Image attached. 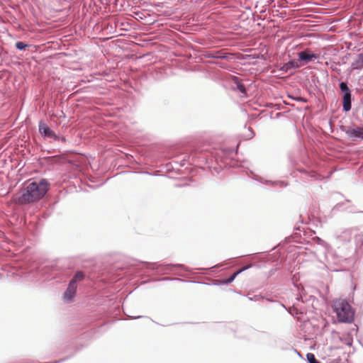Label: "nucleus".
Returning <instances> with one entry per match:
<instances>
[{
	"instance_id": "obj_1",
	"label": "nucleus",
	"mask_w": 363,
	"mask_h": 363,
	"mask_svg": "<svg viewBox=\"0 0 363 363\" xmlns=\"http://www.w3.org/2000/svg\"><path fill=\"white\" fill-rule=\"evenodd\" d=\"M49 183L45 179L33 182L22 191L18 198L21 203H29L41 199L48 191Z\"/></svg>"
},
{
	"instance_id": "obj_2",
	"label": "nucleus",
	"mask_w": 363,
	"mask_h": 363,
	"mask_svg": "<svg viewBox=\"0 0 363 363\" xmlns=\"http://www.w3.org/2000/svg\"><path fill=\"white\" fill-rule=\"evenodd\" d=\"M333 311L339 322L349 323L354 320V311L346 300H335L333 303Z\"/></svg>"
},
{
	"instance_id": "obj_3",
	"label": "nucleus",
	"mask_w": 363,
	"mask_h": 363,
	"mask_svg": "<svg viewBox=\"0 0 363 363\" xmlns=\"http://www.w3.org/2000/svg\"><path fill=\"white\" fill-rule=\"evenodd\" d=\"M148 265L147 268L155 270L157 273L161 274H168L174 270V269H181L185 272H189V269L187 267L182 264H157L156 263L147 262Z\"/></svg>"
},
{
	"instance_id": "obj_4",
	"label": "nucleus",
	"mask_w": 363,
	"mask_h": 363,
	"mask_svg": "<svg viewBox=\"0 0 363 363\" xmlns=\"http://www.w3.org/2000/svg\"><path fill=\"white\" fill-rule=\"evenodd\" d=\"M342 130L344 131L345 134L353 140L357 139L363 140V127L362 126L343 127Z\"/></svg>"
},
{
	"instance_id": "obj_5",
	"label": "nucleus",
	"mask_w": 363,
	"mask_h": 363,
	"mask_svg": "<svg viewBox=\"0 0 363 363\" xmlns=\"http://www.w3.org/2000/svg\"><path fill=\"white\" fill-rule=\"evenodd\" d=\"M38 130L40 134L45 138L52 140L58 138L57 135L43 121L39 122Z\"/></svg>"
},
{
	"instance_id": "obj_6",
	"label": "nucleus",
	"mask_w": 363,
	"mask_h": 363,
	"mask_svg": "<svg viewBox=\"0 0 363 363\" xmlns=\"http://www.w3.org/2000/svg\"><path fill=\"white\" fill-rule=\"evenodd\" d=\"M298 60L303 61L306 64L313 61L319 57L318 55L311 52L309 49H306L298 53Z\"/></svg>"
},
{
	"instance_id": "obj_7",
	"label": "nucleus",
	"mask_w": 363,
	"mask_h": 363,
	"mask_svg": "<svg viewBox=\"0 0 363 363\" xmlns=\"http://www.w3.org/2000/svg\"><path fill=\"white\" fill-rule=\"evenodd\" d=\"M253 179L262 184H266V185H272V186H278L280 188H284L288 186V183L284 182V181H272V180H267L264 179L263 177L258 176V175H254Z\"/></svg>"
},
{
	"instance_id": "obj_8",
	"label": "nucleus",
	"mask_w": 363,
	"mask_h": 363,
	"mask_svg": "<svg viewBox=\"0 0 363 363\" xmlns=\"http://www.w3.org/2000/svg\"><path fill=\"white\" fill-rule=\"evenodd\" d=\"M357 230V228L345 229L337 236V239L344 243L349 242L354 237Z\"/></svg>"
},
{
	"instance_id": "obj_9",
	"label": "nucleus",
	"mask_w": 363,
	"mask_h": 363,
	"mask_svg": "<svg viewBox=\"0 0 363 363\" xmlns=\"http://www.w3.org/2000/svg\"><path fill=\"white\" fill-rule=\"evenodd\" d=\"M76 291L77 285H74L69 281L68 286L63 294L64 299L67 302L72 301L76 294Z\"/></svg>"
},
{
	"instance_id": "obj_10",
	"label": "nucleus",
	"mask_w": 363,
	"mask_h": 363,
	"mask_svg": "<svg viewBox=\"0 0 363 363\" xmlns=\"http://www.w3.org/2000/svg\"><path fill=\"white\" fill-rule=\"evenodd\" d=\"M355 248L357 252L363 253V233L357 230L354 237Z\"/></svg>"
},
{
	"instance_id": "obj_11",
	"label": "nucleus",
	"mask_w": 363,
	"mask_h": 363,
	"mask_svg": "<svg viewBox=\"0 0 363 363\" xmlns=\"http://www.w3.org/2000/svg\"><path fill=\"white\" fill-rule=\"evenodd\" d=\"M300 67L298 63V60H291L288 62L284 63L280 68V70L283 72H288L289 70L292 69H297Z\"/></svg>"
},
{
	"instance_id": "obj_12",
	"label": "nucleus",
	"mask_w": 363,
	"mask_h": 363,
	"mask_svg": "<svg viewBox=\"0 0 363 363\" xmlns=\"http://www.w3.org/2000/svg\"><path fill=\"white\" fill-rule=\"evenodd\" d=\"M352 94L342 96V110L349 112L352 108Z\"/></svg>"
},
{
	"instance_id": "obj_13",
	"label": "nucleus",
	"mask_w": 363,
	"mask_h": 363,
	"mask_svg": "<svg viewBox=\"0 0 363 363\" xmlns=\"http://www.w3.org/2000/svg\"><path fill=\"white\" fill-rule=\"evenodd\" d=\"M353 69H360L363 67V53L357 55V57L354 60L351 65Z\"/></svg>"
},
{
	"instance_id": "obj_14",
	"label": "nucleus",
	"mask_w": 363,
	"mask_h": 363,
	"mask_svg": "<svg viewBox=\"0 0 363 363\" xmlns=\"http://www.w3.org/2000/svg\"><path fill=\"white\" fill-rule=\"evenodd\" d=\"M233 82L236 85V89L242 94H246L247 91L245 85L238 77H233Z\"/></svg>"
},
{
	"instance_id": "obj_15",
	"label": "nucleus",
	"mask_w": 363,
	"mask_h": 363,
	"mask_svg": "<svg viewBox=\"0 0 363 363\" xmlns=\"http://www.w3.org/2000/svg\"><path fill=\"white\" fill-rule=\"evenodd\" d=\"M230 54L223 52L221 51L212 52L208 55V57L214 59H229Z\"/></svg>"
},
{
	"instance_id": "obj_16",
	"label": "nucleus",
	"mask_w": 363,
	"mask_h": 363,
	"mask_svg": "<svg viewBox=\"0 0 363 363\" xmlns=\"http://www.w3.org/2000/svg\"><path fill=\"white\" fill-rule=\"evenodd\" d=\"M84 278V274L81 271H78L75 273L73 278L70 280V282L74 284V285H77V283L78 281L83 280Z\"/></svg>"
},
{
	"instance_id": "obj_17",
	"label": "nucleus",
	"mask_w": 363,
	"mask_h": 363,
	"mask_svg": "<svg viewBox=\"0 0 363 363\" xmlns=\"http://www.w3.org/2000/svg\"><path fill=\"white\" fill-rule=\"evenodd\" d=\"M339 87L343 95L352 94V91L350 89L347 82H341L339 84Z\"/></svg>"
},
{
	"instance_id": "obj_18",
	"label": "nucleus",
	"mask_w": 363,
	"mask_h": 363,
	"mask_svg": "<svg viewBox=\"0 0 363 363\" xmlns=\"http://www.w3.org/2000/svg\"><path fill=\"white\" fill-rule=\"evenodd\" d=\"M238 273H237V272H235V273L231 274L228 279L218 280V281L220 284H229L235 280V279L238 277Z\"/></svg>"
},
{
	"instance_id": "obj_19",
	"label": "nucleus",
	"mask_w": 363,
	"mask_h": 363,
	"mask_svg": "<svg viewBox=\"0 0 363 363\" xmlns=\"http://www.w3.org/2000/svg\"><path fill=\"white\" fill-rule=\"evenodd\" d=\"M306 358L308 363H320L319 361L316 359L315 355L312 353H308L306 354Z\"/></svg>"
},
{
	"instance_id": "obj_20",
	"label": "nucleus",
	"mask_w": 363,
	"mask_h": 363,
	"mask_svg": "<svg viewBox=\"0 0 363 363\" xmlns=\"http://www.w3.org/2000/svg\"><path fill=\"white\" fill-rule=\"evenodd\" d=\"M28 46V44L24 43L23 42L18 41L16 43V48L19 50H23Z\"/></svg>"
},
{
	"instance_id": "obj_21",
	"label": "nucleus",
	"mask_w": 363,
	"mask_h": 363,
	"mask_svg": "<svg viewBox=\"0 0 363 363\" xmlns=\"http://www.w3.org/2000/svg\"><path fill=\"white\" fill-rule=\"evenodd\" d=\"M252 264H247V265H246V266L243 267L242 268L240 269L239 270H238V271H237V273H238V275H239L240 274H241V273H242V272H243L244 271H245V270H247V269H248L251 268V267H252Z\"/></svg>"
},
{
	"instance_id": "obj_22",
	"label": "nucleus",
	"mask_w": 363,
	"mask_h": 363,
	"mask_svg": "<svg viewBox=\"0 0 363 363\" xmlns=\"http://www.w3.org/2000/svg\"><path fill=\"white\" fill-rule=\"evenodd\" d=\"M57 139H54L53 140L55 141H58V142H62V143H66V138L63 136H60V135H57Z\"/></svg>"
},
{
	"instance_id": "obj_23",
	"label": "nucleus",
	"mask_w": 363,
	"mask_h": 363,
	"mask_svg": "<svg viewBox=\"0 0 363 363\" xmlns=\"http://www.w3.org/2000/svg\"><path fill=\"white\" fill-rule=\"evenodd\" d=\"M248 131H249V133L247 134V139H250L254 137L255 133L250 128L248 129Z\"/></svg>"
},
{
	"instance_id": "obj_24",
	"label": "nucleus",
	"mask_w": 363,
	"mask_h": 363,
	"mask_svg": "<svg viewBox=\"0 0 363 363\" xmlns=\"http://www.w3.org/2000/svg\"><path fill=\"white\" fill-rule=\"evenodd\" d=\"M161 280H162V281H172V280L182 281V279H178V278H170V277H164V278H162Z\"/></svg>"
},
{
	"instance_id": "obj_25",
	"label": "nucleus",
	"mask_w": 363,
	"mask_h": 363,
	"mask_svg": "<svg viewBox=\"0 0 363 363\" xmlns=\"http://www.w3.org/2000/svg\"><path fill=\"white\" fill-rule=\"evenodd\" d=\"M347 211L350 213H362V212L360 211L354 210L353 207H350V208H347Z\"/></svg>"
},
{
	"instance_id": "obj_26",
	"label": "nucleus",
	"mask_w": 363,
	"mask_h": 363,
	"mask_svg": "<svg viewBox=\"0 0 363 363\" xmlns=\"http://www.w3.org/2000/svg\"><path fill=\"white\" fill-rule=\"evenodd\" d=\"M296 101H301V102H306L307 100L303 97H298L297 99H295Z\"/></svg>"
},
{
	"instance_id": "obj_27",
	"label": "nucleus",
	"mask_w": 363,
	"mask_h": 363,
	"mask_svg": "<svg viewBox=\"0 0 363 363\" xmlns=\"http://www.w3.org/2000/svg\"><path fill=\"white\" fill-rule=\"evenodd\" d=\"M318 243L322 245L324 242L319 238H317Z\"/></svg>"
},
{
	"instance_id": "obj_28",
	"label": "nucleus",
	"mask_w": 363,
	"mask_h": 363,
	"mask_svg": "<svg viewBox=\"0 0 363 363\" xmlns=\"http://www.w3.org/2000/svg\"><path fill=\"white\" fill-rule=\"evenodd\" d=\"M342 205H343V203H342ZM340 206H341V203H338V204H337V205L334 207V209H338Z\"/></svg>"
},
{
	"instance_id": "obj_29",
	"label": "nucleus",
	"mask_w": 363,
	"mask_h": 363,
	"mask_svg": "<svg viewBox=\"0 0 363 363\" xmlns=\"http://www.w3.org/2000/svg\"><path fill=\"white\" fill-rule=\"evenodd\" d=\"M55 277V274L49 275L47 277V279H53Z\"/></svg>"
},
{
	"instance_id": "obj_30",
	"label": "nucleus",
	"mask_w": 363,
	"mask_h": 363,
	"mask_svg": "<svg viewBox=\"0 0 363 363\" xmlns=\"http://www.w3.org/2000/svg\"><path fill=\"white\" fill-rule=\"evenodd\" d=\"M262 335H263L264 337H269V335L268 333H262Z\"/></svg>"
},
{
	"instance_id": "obj_31",
	"label": "nucleus",
	"mask_w": 363,
	"mask_h": 363,
	"mask_svg": "<svg viewBox=\"0 0 363 363\" xmlns=\"http://www.w3.org/2000/svg\"><path fill=\"white\" fill-rule=\"evenodd\" d=\"M296 299H297L298 301H301L302 302H303V298H302V297H301V296H300V297H297V298H296Z\"/></svg>"
},
{
	"instance_id": "obj_32",
	"label": "nucleus",
	"mask_w": 363,
	"mask_h": 363,
	"mask_svg": "<svg viewBox=\"0 0 363 363\" xmlns=\"http://www.w3.org/2000/svg\"><path fill=\"white\" fill-rule=\"evenodd\" d=\"M220 266H223V264H217V265H215L214 267H213V268H216V267H218Z\"/></svg>"
},
{
	"instance_id": "obj_33",
	"label": "nucleus",
	"mask_w": 363,
	"mask_h": 363,
	"mask_svg": "<svg viewBox=\"0 0 363 363\" xmlns=\"http://www.w3.org/2000/svg\"><path fill=\"white\" fill-rule=\"evenodd\" d=\"M141 317H142V316H140V315H139V316H136V317H133V319H137V318H141Z\"/></svg>"
},
{
	"instance_id": "obj_34",
	"label": "nucleus",
	"mask_w": 363,
	"mask_h": 363,
	"mask_svg": "<svg viewBox=\"0 0 363 363\" xmlns=\"http://www.w3.org/2000/svg\"><path fill=\"white\" fill-rule=\"evenodd\" d=\"M355 289H356V286L354 285V286H353V289L354 290Z\"/></svg>"
}]
</instances>
